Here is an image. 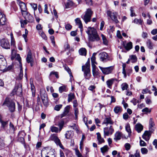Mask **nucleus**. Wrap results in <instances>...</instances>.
Returning <instances> with one entry per match:
<instances>
[{
    "label": "nucleus",
    "mask_w": 157,
    "mask_h": 157,
    "mask_svg": "<svg viewBox=\"0 0 157 157\" xmlns=\"http://www.w3.org/2000/svg\"><path fill=\"white\" fill-rule=\"evenodd\" d=\"M82 70L84 72V75L86 79L89 80L91 77L90 61H88L82 67Z\"/></svg>",
    "instance_id": "nucleus-1"
},
{
    "label": "nucleus",
    "mask_w": 157,
    "mask_h": 157,
    "mask_svg": "<svg viewBox=\"0 0 157 157\" xmlns=\"http://www.w3.org/2000/svg\"><path fill=\"white\" fill-rule=\"evenodd\" d=\"M3 105L7 106L10 112H13L14 111L15 109V104L11 100L8 98H6Z\"/></svg>",
    "instance_id": "nucleus-2"
},
{
    "label": "nucleus",
    "mask_w": 157,
    "mask_h": 157,
    "mask_svg": "<svg viewBox=\"0 0 157 157\" xmlns=\"http://www.w3.org/2000/svg\"><path fill=\"white\" fill-rule=\"evenodd\" d=\"M92 14L93 12L91 9L89 8L87 10L85 14L83 17L82 16V18L86 23L90 21Z\"/></svg>",
    "instance_id": "nucleus-3"
},
{
    "label": "nucleus",
    "mask_w": 157,
    "mask_h": 157,
    "mask_svg": "<svg viewBox=\"0 0 157 157\" xmlns=\"http://www.w3.org/2000/svg\"><path fill=\"white\" fill-rule=\"evenodd\" d=\"M51 140L54 141L56 144L59 146L62 149H64L63 147L60 142V140L59 139L56 134H52L50 137Z\"/></svg>",
    "instance_id": "nucleus-4"
},
{
    "label": "nucleus",
    "mask_w": 157,
    "mask_h": 157,
    "mask_svg": "<svg viewBox=\"0 0 157 157\" xmlns=\"http://www.w3.org/2000/svg\"><path fill=\"white\" fill-rule=\"evenodd\" d=\"M99 67L102 73L105 75L112 73L114 69V67L112 66L106 67H103L101 66H99Z\"/></svg>",
    "instance_id": "nucleus-5"
},
{
    "label": "nucleus",
    "mask_w": 157,
    "mask_h": 157,
    "mask_svg": "<svg viewBox=\"0 0 157 157\" xmlns=\"http://www.w3.org/2000/svg\"><path fill=\"white\" fill-rule=\"evenodd\" d=\"M114 131V130L112 126L110 125L109 127H107L104 128V136L105 137L108 136L109 134L112 135Z\"/></svg>",
    "instance_id": "nucleus-6"
},
{
    "label": "nucleus",
    "mask_w": 157,
    "mask_h": 157,
    "mask_svg": "<svg viewBox=\"0 0 157 157\" xmlns=\"http://www.w3.org/2000/svg\"><path fill=\"white\" fill-rule=\"evenodd\" d=\"M107 14L116 23H118L119 21L117 19V14L116 12L112 13L110 11L108 10L107 12Z\"/></svg>",
    "instance_id": "nucleus-7"
},
{
    "label": "nucleus",
    "mask_w": 157,
    "mask_h": 157,
    "mask_svg": "<svg viewBox=\"0 0 157 157\" xmlns=\"http://www.w3.org/2000/svg\"><path fill=\"white\" fill-rule=\"evenodd\" d=\"M22 85L19 84L18 86H16L14 89L13 90L12 92L13 94H15L20 96L21 95L22 90Z\"/></svg>",
    "instance_id": "nucleus-8"
},
{
    "label": "nucleus",
    "mask_w": 157,
    "mask_h": 157,
    "mask_svg": "<svg viewBox=\"0 0 157 157\" xmlns=\"http://www.w3.org/2000/svg\"><path fill=\"white\" fill-rule=\"evenodd\" d=\"M22 15L25 20L29 22H32L34 21L33 17L28 12H24L22 13Z\"/></svg>",
    "instance_id": "nucleus-9"
},
{
    "label": "nucleus",
    "mask_w": 157,
    "mask_h": 157,
    "mask_svg": "<svg viewBox=\"0 0 157 157\" xmlns=\"http://www.w3.org/2000/svg\"><path fill=\"white\" fill-rule=\"evenodd\" d=\"M1 46L6 49L10 48V45L9 41L5 39H2L0 41Z\"/></svg>",
    "instance_id": "nucleus-10"
},
{
    "label": "nucleus",
    "mask_w": 157,
    "mask_h": 157,
    "mask_svg": "<svg viewBox=\"0 0 157 157\" xmlns=\"http://www.w3.org/2000/svg\"><path fill=\"white\" fill-rule=\"evenodd\" d=\"M26 60L28 63H30L31 67L33 66V59L32 57V53L30 51H29L27 55Z\"/></svg>",
    "instance_id": "nucleus-11"
},
{
    "label": "nucleus",
    "mask_w": 157,
    "mask_h": 157,
    "mask_svg": "<svg viewBox=\"0 0 157 157\" xmlns=\"http://www.w3.org/2000/svg\"><path fill=\"white\" fill-rule=\"evenodd\" d=\"M6 61L4 58H2L1 59H0V70L6 71Z\"/></svg>",
    "instance_id": "nucleus-12"
},
{
    "label": "nucleus",
    "mask_w": 157,
    "mask_h": 157,
    "mask_svg": "<svg viewBox=\"0 0 157 157\" xmlns=\"http://www.w3.org/2000/svg\"><path fill=\"white\" fill-rule=\"evenodd\" d=\"M88 37L89 40L90 41H98L100 39V38L98 33L93 35H90V36H89Z\"/></svg>",
    "instance_id": "nucleus-13"
},
{
    "label": "nucleus",
    "mask_w": 157,
    "mask_h": 157,
    "mask_svg": "<svg viewBox=\"0 0 157 157\" xmlns=\"http://www.w3.org/2000/svg\"><path fill=\"white\" fill-rule=\"evenodd\" d=\"M99 56L101 60L102 61H106L108 60V54L105 52H103L100 53Z\"/></svg>",
    "instance_id": "nucleus-14"
},
{
    "label": "nucleus",
    "mask_w": 157,
    "mask_h": 157,
    "mask_svg": "<svg viewBox=\"0 0 157 157\" xmlns=\"http://www.w3.org/2000/svg\"><path fill=\"white\" fill-rule=\"evenodd\" d=\"M86 33L88 35V36L90 35H93L97 33L96 29L93 27H88L87 30L86 31Z\"/></svg>",
    "instance_id": "nucleus-15"
},
{
    "label": "nucleus",
    "mask_w": 157,
    "mask_h": 157,
    "mask_svg": "<svg viewBox=\"0 0 157 157\" xmlns=\"http://www.w3.org/2000/svg\"><path fill=\"white\" fill-rule=\"evenodd\" d=\"M151 136L150 132L148 131H146L143 135H142V138L146 141H148Z\"/></svg>",
    "instance_id": "nucleus-16"
},
{
    "label": "nucleus",
    "mask_w": 157,
    "mask_h": 157,
    "mask_svg": "<svg viewBox=\"0 0 157 157\" xmlns=\"http://www.w3.org/2000/svg\"><path fill=\"white\" fill-rule=\"evenodd\" d=\"M115 81H117V79L115 78H111L107 80L106 83L107 87L111 89L114 82Z\"/></svg>",
    "instance_id": "nucleus-17"
},
{
    "label": "nucleus",
    "mask_w": 157,
    "mask_h": 157,
    "mask_svg": "<svg viewBox=\"0 0 157 157\" xmlns=\"http://www.w3.org/2000/svg\"><path fill=\"white\" fill-rule=\"evenodd\" d=\"M6 21V18L5 15L0 12V27L4 25Z\"/></svg>",
    "instance_id": "nucleus-18"
},
{
    "label": "nucleus",
    "mask_w": 157,
    "mask_h": 157,
    "mask_svg": "<svg viewBox=\"0 0 157 157\" xmlns=\"http://www.w3.org/2000/svg\"><path fill=\"white\" fill-rule=\"evenodd\" d=\"M113 124V122L111 120V118L110 117H106L102 123V124H106V125L109 124L110 125Z\"/></svg>",
    "instance_id": "nucleus-19"
},
{
    "label": "nucleus",
    "mask_w": 157,
    "mask_h": 157,
    "mask_svg": "<svg viewBox=\"0 0 157 157\" xmlns=\"http://www.w3.org/2000/svg\"><path fill=\"white\" fill-rule=\"evenodd\" d=\"M123 45L127 51L129 50L132 48V44L131 41L127 43L126 44L123 43Z\"/></svg>",
    "instance_id": "nucleus-20"
},
{
    "label": "nucleus",
    "mask_w": 157,
    "mask_h": 157,
    "mask_svg": "<svg viewBox=\"0 0 157 157\" xmlns=\"http://www.w3.org/2000/svg\"><path fill=\"white\" fill-rule=\"evenodd\" d=\"M135 130L138 133H140L143 129V126L140 123L137 124L135 126Z\"/></svg>",
    "instance_id": "nucleus-21"
},
{
    "label": "nucleus",
    "mask_w": 157,
    "mask_h": 157,
    "mask_svg": "<svg viewBox=\"0 0 157 157\" xmlns=\"http://www.w3.org/2000/svg\"><path fill=\"white\" fill-rule=\"evenodd\" d=\"M70 110V106L68 105L67 106L64 108V111L62 114L61 115V118L66 116Z\"/></svg>",
    "instance_id": "nucleus-22"
},
{
    "label": "nucleus",
    "mask_w": 157,
    "mask_h": 157,
    "mask_svg": "<svg viewBox=\"0 0 157 157\" xmlns=\"http://www.w3.org/2000/svg\"><path fill=\"white\" fill-rule=\"evenodd\" d=\"M19 6L21 10L22 13H24V12H27L26 5L24 3L21 2L19 3Z\"/></svg>",
    "instance_id": "nucleus-23"
},
{
    "label": "nucleus",
    "mask_w": 157,
    "mask_h": 157,
    "mask_svg": "<svg viewBox=\"0 0 157 157\" xmlns=\"http://www.w3.org/2000/svg\"><path fill=\"white\" fill-rule=\"evenodd\" d=\"M92 71L93 75L95 78H98L100 77V73L99 72L98 69L95 70L94 69L92 70Z\"/></svg>",
    "instance_id": "nucleus-24"
},
{
    "label": "nucleus",
    "mask_w": 157,
    "mask_h": 157,
    "mask_svg": "<svg viewBox=\"0 0 157 157\" xmlns=\"http://www.w3.org/2000/svg\"><path fill=\"white\" fill-rule=\"evenodd\" d=\"M96 134L97 135V140L98 141V144H101L104 142V140L103 138L101 137L100 133L99 132H98Z\"/></svg>",
    "instance_id": "nucleus-25"
},
{
    "label": "nucleus",
    "mask_w": 157,
    "mask_h": 157,
    "mask_svg": "<svg viewBox=\"0 0 157 157\" xmlns=\"http://www.w3.org/2000/svg\"><path fill=\"white\" fill-rule=\"evenodd\" d=\"M74 135V133L73 131H69L67 132L65 134L66 138L67 139H70L72 138Z\"/></svg>",
    "instance_id": "nucleus-26"
},
{
    "label": "nucleus",
    "mask_w": 157,
    "mask_h": 157,
    "mask_svg": "<svg viewBox=\"0 0 157 157\" xmlns=\"http://www.w3.org/2000/svg\"><path fill=\"white\" fill-rule=\"evenodd\" d=\"M155 125V124L153 119L152 118L150 119L149 121V129L151 131H154V126Z\"/></svg>",
    "instance_id": "nucleus-27"
},
{
    "label": "nucleus",
    "mask_w": 157,
    "mask_h": 157,
    "mask_svg": "<svg viewBox=\"0 0 157 157\" xmlns=\"http://www.w3.org/2000/svg\"><path fill=\"white\" fill-rule=\"evenodd\" d=\"M115 137L114 139L116 141L120 140L121 136V132H117L115 134Z\"/></svg>",
    "instance_id": "nucleus-28"
},
{
    "label": "nucleus",
    "mask_w": 157,
    "mask_h": 157,
    "mask_svg": "<svg viewBox=\"0 0 157 157\" xmlns=\"http://www.w3.org/2000/svg\"><path fill=\"white\" fill-rule=\"evenodd\" d=\"M45 90L44 89H41L40 90V93L42 100V99H45V98H48L46 94H45Z\"/></svg>",
    "instance_id": "nucleus-29"
},
{
    "label": "nucleus",
    "mask_w": 157,
    "mask_h": 157,
    "mask_svg": "<svg viewBox=\"0 0 157 157\" xmlns=\"http://www.w3.org/2000/svg\"><path fill=\"white\" fill-rule=\"evenodd\" d=\"M74 3L70 0H68L67 2L65 3V5L66 8H68L74 6Z\"/></svg>",
    "instance_id": "nucleus-30"
},
{
    "label": "nucleus",
    "mask_w": 157,
    "mask_h": 157,
    "mask_svg": "<svg viewBox=\"0 0 157 157\" xmlns=\"http://www.w3.org/2000/svg\"><path fill=\"white\" fill-rule=\"evenodd\" d=\"M67 90L66 86L65 85L61 86L59 88V91L60 93H62L64 91L66 92Z\"/></svg>",
    "instance_id": "nucleus-31"
},
{
    "label": "nucleus",
    "mask_w": 157,
    "mask_h": 157,
    "mask_svg": "<svg viewBox=\"0 0 157 157\" xmlns=\"http://www.w3.org/2000/svg\"><path fill=\"white\" fill-rule=\"evenodd\" d=\"M79 54L82 56H86V51L84 48H80L79 51Z\"/></svg>",
    "instance_id": "nucleus-32"
},
{
    "label": "nucleus",
    "mask_w": 157,
    "mask_h": 157,
    "mask_svg": "<svg viewBox=\"0 0 157 157\" xmlns=\"http://www.w3.org/2000/svg\"><path fill=\"white\" fill-rule=\"evenodd\" d=\"M75 21L76 24L78 25L79 28H81L82 27V24L81 21L79 18H77L75 20Z\"/></svg>",
    "instance_id": "nucleus-33"
},
{
    "label": "nucleus",
    "mask_w": 157,
    "mask_h": 157,
    "mask_svg": "<svg viewBox=\"0 0 157 157\" xmlns=\"http://www.w3.org/2000/svg\"><path fill=\"white\" fill-rule=\"evenodd\" d=\"M122 111V108L120 106H116L114 109V111L116 113H120Z\"/></svg>",
    "instance_id": "nucleus-34"
},
{
    "label": "nucleus",
    "mask_w": 157,
    "mask_h": 157,
    "mask_svg": "<svg viewBox=\"0 0 157 157\" xmlns=\"http://www.w3.org/2000/svg\"><path fill=\"white\" fill-rule=\"evenodd\" d=\"M0 122L2 124V126L3 128H4L8 123V121H4L2 120L0 117Z\"/></svg>",
    "instance_id": "nucleus-35"
},
{
    "label": "nucleus",
    "mask_w": 157,
    "mask_h": 157,
    "mask_svg": "<svg viewBox=\"0 0 157 157\" xmlns=\"http://www.w3.org/2000/svg\"><path fill=\"white\" fill-rule=\"evenodd\" d=\"M125 129L126 131L128 132V136L130 137L131 133V131L130 125L129 124H128L126 125L125 126Z\"/></svg>",
    "instance_id": "nucleus-36"
},
{
    "label": "nucleus",
    "mask_w": 157,
    "mask_h": 157,
    "mask_svg": "<svg viewBox=\"0 0 157 157\" xmlns=\"http://www.w3.org/2000/svg\"><path fill=\"white\" fill-rule=\"evenodd\" d=\"M130 59L132 63H134L136 62L137 58L135 55H132L130 56Z\"/></svg>",
    "instance_id": "nucleus-37"
},
{
    "label": "nucleus",
    "mask_w": 157,
    "mask_h": 157,
    "mask_svg": "<svg viewBox=\"0 0 157 157\" xmlns=\"http://www.w3.org/2000/svg\"><path fill=\"white\" fill-rule=\"evenodd\" d=\"M151 111V108L149 109L148 108L146 107L142 110V112L144 113L145 114H147L148 113H150Z\"/></svg>",
    "instance_id": "nucleus-38"
},
{
    "label": "nucleus",
    "mask_w": 157,
    "mask_h": 157,
    "mask_svg": "<svg viewBox=\"0 0 157 157\" xmlns=\"http://www.w3.org/2000/svg\"><path fill=\"white\" fill-rule=\"evenodd\" d=\"M132 23H134L136 24H139L140 25H142L143 23V21L141 19H139L137 18H135L132 22Z\"/></svg>",
    "instance_id": "nucleus-39"
},
{
    "label": "nucleus",
    "mask_w": 157,
    "mask_h": 157,
    "mask_svg": "<svg viewBox=\"0 0 157 157\" xmlns=\"http://www.w3.org/2000/svg\"><path fill=\"white\" fill-rule=\"evenodd\" d=\"M75 97L74 94H73L70 93L68 95V101L70 102Z\"/></svg>",
    "instance_id": "nucleus-40"
},
{
    "label": "nucleus",
    "mask_w": 157,
    "mask_h": 157,
    "mask_svg": "<svg viewBox=\"0 0 157 157\" xmlns=\"http://www.w3.org/2000/svg\"><path fill=\"white\" fill-rule=\"evenodd\" d=\"M108 149L109 148L107 145H105L100 149L102 153H104L107 151Z\"/></svg>",
    "instance_id": "nucleus-41"
},
{
    "label": "nucleus",
    "mask_w": 157,
    "mask_h": 157,
    "mask_svg": "<svg viewBox=\"0 0 157 157\" xmlns=\"http://www.w3.org/2000/svg\"><path fill=\"white\" fill-rule=\"evenodd\" d=\"M65 69L68 72L71 77H73L71 71L70 69L67 65H65L64 66Z\"/></svg>",
    "instance_id": "nucleus-42"
},
{
    "label": "nucleus",
    "mask_w": 157,
    "mask_h": 157,
    "mask_svg": "<svg viewBox=\"0 0 157 157\" xmlns=\"http://www.w3.org/2000/svg\"><path fill=\"white\" fill-rule=\"evenodd\" d=\"M64 122L63 121H60L58 123V126L59 127V132H60L62 130V128H63V127L64 125Z\"/></svg>",
    "instance_id": "nucleus-43"
},
{
    "label": "nucleus",
    "mask_w": 157,
    "mask_h": 157,
    "mask_svg": "<svg viewBox=\"0 0 157 157\" xmlns=\"http://www.w3.org/2000/svg\"><path fill=\"white\" fill-rule=\"evenodd\" d=\"M128 87V85L126 83H124L121 85V88L123 90H127Z\"/></svg>",
    "instance_id": "nucleus-44"
},
{
    "label": "nucleus",
    "mask_w": 157,
    "mask_h": 157,
    "mask_svg": "<svg viewBox=\"0 0 157 157\" xmlns=\"http://www.w3.org/2000/svg\"><path fill=\"white\" fill-rule=\"evenodd\" d=\"M30 84L32 95L33 97H34L35 95V86L32 83H31Z\"/></svg>",
    "instance_id": "nucleus-45"
},
{
    "label": "nucleus",
    "mask_w": 157,
    "mask_h": 157,
    "mask_svg": "<svg viewBox=\"0 0 157 157\" xmlns=\"http://www.w3.org/2000/svg\"><path fill=\"white\" fill-rule=\"evenodd\" d=\"M101 36L102 38V39L103 41V44L106 45H107L108 42L105 37L103 34H102L101 35Z\"/></svg>",
    "instance_id": "nucleus-46"
},
{
    "label": "nucleus",
    "mask_w": 157,
    "mask_h": 157,
    "mask_svg": "<svg viewBox=\"0 0 157 157\" xmlns=\"http://www.w3.org/2000/svg\"><path fill=\"white\" fill-rule=\"evenodd\" d=\"M11 38V44L12 46L13 47L15 46V42L14 39H13V35L12 34H10Z\"/></svg>",
    "instance_id": "nucleus-47"
},
{
    "label": "nucleus",
    "mask_w": 157,
    "mask_h": 157,
    "mask_svg": "<svg viewBox=\"0 0 157 157\" xmlns=\"http://www.w3.org/2000/svg\"><path fill=\"white\" fill-rule=\"evenodd\" d=\"M51 130L52 132H55L57 133L58 132V128L55 126H51Z\"/></svg>",
    "instance_id": "nucleus-48"
},
{
    "label": "nucleus",
    "mask_w": 157,
    "mask_h": 157,
    "mask_svg": "<svg viewBox=\"0 0 157 157\" xmlns=\"http://www.w3.org/2000/svg\"><path fill=\"white\" fill-rule=\"evenodd\" d=\"M48 155H46L45 157H56V153L53 151H51L49 152Z\"/></svg>",
    "instance_id": "nucleus-49"
},
{
    "label": "nucleus",
    "mask_w": 157,
    "mask_h": 157,
    "mask_svg": "<svg viewBox=\"0 0 157 157\" xmlns=\"http://www.w3.org/2000/svg\"><path fill=\"white\" fill-rule=\"evenodd\" d=\"M147 47L150 49H152L153 47V44L151 41L148 40L147 42Z\"/></svg>",
    "instance_id": "nucleus-50"
},
{
    "label": "nucleus",
    "mask_w": 157,
    "mask_h": 157,
    "mask_svg": "<svg viewBox=\"0 0 157 157\" xmlns=\"http://www.w3.org/2000/svg\"><path fill=\"white\" fill-rule=\"evenodd\" d=\"M30 5L33 9L34 10V13L35 14V11L37 9V4L34 3H31L30 4Z\"/></svg>",
    "instance_id": "nucleus-51"
},
{
    "label": "nucleus",
    "mask_w": 157,
    "mask_h": 157,
    "mask_svg": "<svg viewBox=\"0 0 157 157\" xmlns=\"http://www.w3.org/2000/svg\"><path fill=\"white\" fill-rule=\"evenodd\" d=\"M125 67H126L125 64H123L122 65L123 70H122V73L124 75V78H126L127 76L126 72V71H125Z\"/></svg>",
    "instance_id": "nucleus-52"
},
{
    "label": "nucleus",
    "mask_w": 157,
    "mask_h": 157,
    "mask_svg": "<svg viewBox=\"0 0 157 157\" xmlns=\"http://www.w3.org/2000/svg\"><path fill=\"white\" fill-rule=\"evenodd\" d=\"M27 21L26 20H21L20 21L21 23V26L22 28H24L25 25H26L27 24Z\"/></svg>",
    "instance_id": "nucleus-53"
},
{
    "label": "nucleus",
    "mask_w": 157,
    "mask_h": 157,
    "mask_svg": "<svg viewBox=\"0 0 157 157\" xmlns=\"http://www.w3.org/2000/svg\"><path fill=\"white\" fill-rule=\"evenodd\" d=\"M62 106L63 105L61 104L56 105L54 107V109L57 111H59L62 108Z\"/></svg>",
    "instance_id": "nucleus-54"
},
{
    "label": "nucleus",
    "mask_w": 157,
    "mask_h": 157,
    "mask_svg": "<svg viewBox=\"0 0 157 157\" xmlns=\"http://www.w3.org/2000/svg\"><path fill=\"white\" fill-rule=\"evenodd\" d=\"M141 151L143 154H146L147 153L148 150L145 148H142L141 149Z\"/></svg>",
    "instance_id": "nucleus-55"
},
{
    "label": "nucleus",
    "mask_w": 157,
    "mask_h": 157,
    "mask_svg": "<svg viewBox=\"0 0 157 157\" xmlns=\"http://www.w3.org/2000/svg\"><path fill=\"white\" fill-rule=\"evenodd\" d=\"M69 127L72 128L74 130L76 131L78 130L77 126L75 124H73L69 126Z\"/></svg>",
    "instance_id": "nucleus-56"
},
{
    "label": "nucleus",
    "mask_w": 157,
    "mask_h": 157,
    "mask_svg": "<svg viewBox=\"0 0 157 157\" xmlns=\"http://www.w3.org/2000/svg\"><path fill=\"white\" fill-rule=\"evenodd\" d=\"M130 10L131 12L130 16L131 17H132L136 16L135 13L134 12V10L133 7H131Z\"/></svg>",
    "instance_id": "nucleus-57"
},
{
    "label": "nucleus",
    "mask_w": 157,
    "mask_h": 157,
    "mask_svg": "<svg viewBox=\"0 0 157 157\" xmlns=\"http://www.w3.org/2000/svg\"><path fill=\"white\" fill-rule=\"evenodd\" d=\"M25 135V134L24 131H21L19 132L18 136V137H24Z\"/></svg>",
    "instance_id": "nucleus-58"
},
{
    "label": "nucleus",
    "mask_w": 157,
    "mask_h": 157,
    "mask_svg": "<svg viewBox=\"0 0 157 157\" xmlns=\"http://www.w3.org/2000/svg\"><path fill=\"white\" fill-rule=\"evenodd\" d=\"M20 74H19V78L20 79H21L22 77H23V71H22V65H21V66L20 65Z\"/></svg>",
    "instance_id": "nucleus-59"
},
{
    "label": "nucleus",
    "mask_w": 157,
    "mask_h": 157,
    "mask_svg": "<svg viewBox=\"0 0 157 157\" xmlns=\"http://www.w3.org/2000/svg\"><path fill=\"white\" fill-rule=\"evenodd\" d=\"M42 102L44 106H47L48 105V98H45V99H42Z\"/></svg>",
    "instance_id": "nucleus-60"
},
{
    "label": "nucleus",
    "mask_w": 157,
    "mask_h": 157,
    "mask_svg": "<svg viewBox=\"0 0 157 157\" xmlns=\"http://www.w3.org/2000/svg\"><path fill=\"white\" fill-rule=\"evenodd\" d=\"M85 138V136L84 135H83L82 137V139L81 141L80 142V149H81L82 147V146L83 145V140Z\"/></svg>",
    "instance_id": "nucleus-61"
},
{
    "label": "nucleus",
    "mask_w": 157,
    "mask_h": 157,
    "mask_svg": "<svg viewBox=\"0 0 157 157\" xmlns=\"http://www.w3.org/2000/svg\"><path fill=\"white\" fill-rule=\"evenodd\" d=\"M124 147L127 151H128L131 148V145L129 143H126L124 145Z\"/></svg>",
    "instance_id": "nucleus-62"
},
{
    "label": "nucleus",
    "mask_w": 157,
    "mask_h": 157,
    "mask_svg": "<svg viewBox=\"0 0 157 157\" xmlns=\"http://www.w3.org/2000/svg\"><path fill=\"white\" fill-rule=\"evenodd\" d=\"M75 118L76 119H77L78 118V109L77 108H75Z\"/></svg>",
    "instance_id": "nucleus-63"
},
{
    "label": "nucleus",
    "mask_w": 157,
    "mask_h": 157,
    "mask_svg": "<svg viewBox=\"0 0 157 157\" xmlns=\"http://www.w3.org/2000/svg\"><path fill=\"white\" fill-rule=\"evenodd\" d=\"M18 140L20 141L22 144H25V140L24 137H18Z\"/></svg>",
    "instance_id": "nucleus-64"
}]
</instances>
